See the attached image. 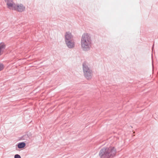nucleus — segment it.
I'll list each match as a JSON object with an SVG mask.
<instances>
[{
  "label": "nucleus",
  "instance_id": "nucleus-11",
  "mask_svg": "<svg viewBox=\"0 0 158 158\" xmlns=\"http://www.w3.org/2000/svg\"><path fill=\"white\" fill-rule=\"evenodd\" d=\"M3 68V65L0 64V71L2 70Z\"/></svg>",
  "mask_w": 158,
  "mask_h": 158
},
{
  "label": "nucleus",
  "instance_id": "nucleus-6",
  "mask_svg": "<svg viewBox=\"0 0 158 158\" xmlns=\"http://www.w3.org/2000/svg\"><path fill=\"white\" fill-rule=\"evenodd\" d=\"M25 9V7L22 4L17 5L15 10L18 11L22 12L24 11Z\"/></svg>",
  "mask_w": 158,
  "mask_h": 158
},
{
  "label": "nucleus",
  "instance_id": "nucleus-8",
  "mask_svg": "<svg viewBox=\"0 0 158 158\" xmlns=\"http://www.w3.org/2000/svg\"><path fill=\"white\" fill-rule=\"evenodd\" d=\"M6 48V45L4 43L2 42L0 43V55H1L2 52Z\"/></svg>",
  "mask_w": 158,
  "mask_h": 158
},
{
  "label": "nucleus",
  "instance_id": "nucleus-10",
  "mask_svg": "<svg viewBox=\"0 0 158 158\" xmlns=\"http://www.w3.org/2000/svg\"><path fill=\"white\" fill-rule=\"evenodd\" d=\"M15 158H21L19 154H16L14 156Z\"/></svg>",
  "mask_w": 158,
  "mask_h": 158
},
{
  "label": "nucleus",
  "instance_id": "nucleus-2",
  "mask_svg": "<svg viewBox=\"0 0 158 158\" xmlns=\"http://www.w3.org/2000/svg\"><path fill=\"white\" fill-rule=\"evenodd\" d=\"M116 153V149L113 147L104 148L100 150L99 155L101 158H109L114 156Z\"/></svg>",
  "mask_w": 158,
  "mask_h": 158
},
{
  "label": "nucleus",
  "instance_id": "nucleus-9",
  "mask_svg": "<svg viewBox=\"0 0 158 158\" xmlns=\"http://www.w3.org/2000/svg\"><path fill=\"white\" fill-rule=\"evenodd\" d=\"M26 146V144L24 142L19 143L18 144V147L19 148H24Z\"/></svg>",
  "mask_w": 158,
  "mask_h": 158
},
{
  "label": "nucleus",
  "instance_id": "nucleus-1",
  "mask_svg": "<svg viewBox=\"0 0 158 158\" xmlns=\"http://www.w3.org/2000/svg\"><path fill=\"white\" fill-rule=\"evenodd\" d=\"M92 39L91 35L88 33H84L81 40V46L82 49L87 51L90 50L92 44Z\"/></svg>",
  "mask_w": 158,
  "mask_h": 158
},
{
  "label": "nucleus",
  "instance_id": "nucleus-5",
  "mask_svg": "<svg viewBox=\"0 0 158 158\" xmlns=\"http://www.w3.org/2000/svg\"><path fill=\"white\" fill-rule=\"evenodd\" d=\"M67 46L70 49H72L74 48L75 42L73 39L65 41Z\"/></svg>",
  "mask_w": 158,
  "mask_h": 158
},
{
  "label": "nucleus",
  "instance_id": "nucleus-4",
  "mask_svg": "<svg viewBox=\"0 0 158 158\" xmlns=\"http://www.w3.org/2000/svg\"><path fill=\"white\" fill-rule=\"evenodd\" d=\"M4 1L9 9L15 10L17 5L14 3L12 0H4Z\"/></svg>",
  "mask_w": 158,
  "mask_h": 158
},
{
  "label": "nucleus",
  "instance_id": "nucleus-7",
  "mask_svg": "<svg viewBox=\"0 0 158 158\" xmlns=\"http://www.w3.org/2000/svg\"><path fill=\"white\" fill-rule=\"evenodd\" d=\"M73 39L71 33L69 31L67 32L65 35V41Z\"/></svg>",
  "mask_w": 158,
  "mask_h": 158
},
{
  "label": "nucleus",
  "instance_id": "nucleus-3",
  "mask_svg": "<svg viewBox=\"0 0 158 158\" xmlns=\"http://www.w3.org/2000/svg\"><path fill=\"white\" fill-rule=\"evenodd\" d=\"M83 69L85 77L87 79H90L93 76L92 71L88 66L85 63L83 64Z\"/></svg>",
  "mask_w": 158,
  "mask_h": 158
}]
</instances>
